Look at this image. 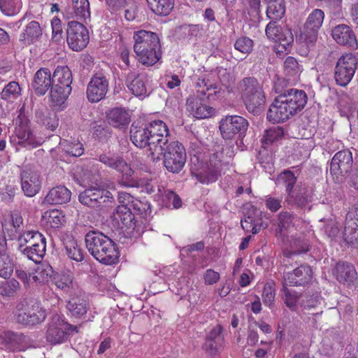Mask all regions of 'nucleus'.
I'll return each mask as SVG.
<instances>
[{
	"mask_svg": "<svg viewBox=\"0 0 358 358\" xmlns=\"http://www.w3.org/2000/svg\"><path fill=\"white\" fill-rule=\"evenodd\" d=\"M62 146L65 152L73 157H80L83 154L84 148L80 142L69 143L64 141Z\"/></svg>",
	"mask_w": 358,
	"mask_h": 358,
	"instance_id": "5fc2aeb1",
	"label": "nucleus"
},
{
	"mask_svg": "<svg viewBox=\"0 0 358 358\" xmlns=\"http://www.w3.org/2000/svg\"><path fill=\"white\" fill-rule=\"evenodd\" d=\"M296 178L290 171H285L281 173L278 178L277 182L279 185H282L286 188V192L288 196H294V186L296 183Z\"/></svg>",
	"mask_w": 358,
	"mask_h": 358,
	"instance_id": "c03bdc74",
	"label": "nucleus"
},
{
	"mask_svg": "<svg viewBox=\"0 0 358 358\" xmlns=\"http://www.w3.org/2000/svg\"><path fill=\"white\" fill-rule=\"evenodd\" d=\"M352 162V153L349 150L339 151L334 156L331 162L329 171L336 182H341V177L351 170Z\"/></svg>",
	"mask_w": 358,
	"mask_h": 358,
	"instance_id": "f3484780",
	"label": "nucleus"
},
{
	"mask_svg": "<svg viewBox=\"0 0 358 358\" xmlns=\"http://www.w3.org/2000/svg\"><path fill=\"white\" fill-rule=\"evenodd\" d=\"M308 101L306 93L302 90L289 89L279 94L270 106L267 119L273 123L286 121L302 110Z\"/></svg>",
	"mask_w": 358,
	"mask_h": 358,
	"instance_id": "f03ea898",
	"label": "nucleus"
},
{
	"mask_svg": "<svg viewBox=\"0 0 358 358\" xmlns=\"http://www.w3.org/2000/svg\"><path fill=\"white\" fill-rule=\"evenodd\" d=\"M81 203L90 208H99L104 206L107 202H113L112 194L104 189L89 188L81 192L79 195Z\"/></svg>",
	"mask_w": 358,
	"mask_h": 358,
	"instance_id": "dca6fc26",
	"label": "nucleus"
},
{
	"mask_svg": "<svg viewBox=\"0 0 358 358\" xmlns=\"http://www.w3.org/2000/svg\"><path fill=\"white\" fill-rule=\"evenodd\" d=\"M66 252L68 257L77 262L84 259L83 252L74 239L68 241L65 243Z\"/></svg>",
	"mask_w": 358,
	"mask_h": 358,
	"instance_id": "de8ad7c7",
	"label": "nucleus"
},
{
	"mask_svg": "<svg viewBox=\"0 0 358 358\" xmlns=\"http://www.w3.org/2000/svg\"><path fill=\"white\" fill-rule=\"evenodd\" d=\"M108 120L110 125L114 127L123 129L130 122V115L124 109L115 108L110 110L108 114Z\"/></svg>",
	"mask_w": 358,
	"mask_h": 358,
	"instance_id": "2f4dec72",
	"label": "nucleus"
},
{
	"mask_svg": "<svg viewBox=\"0 0 358 358\" xmlns=\"http://www.w3.org/2000/svg\"><path fill=\"white\" fill-rule=\"evenodd\" d=\"M221 346V343L210 339H206L203 344V349L210 354H215Z\"/></svg>",
	"mask_w": 358,
	"mask_h": 358,
	"instance_id": "774afa93",
	"label": "nucleus"
},
{
	"mask_svg": "<svg viewBox=\"0 0 358 358\" xmlns=\"http://www.w3.org/2000/svg\"><path fill=\"white\" fill-rule=\"evenodd\" d=\"M283 136L284 130L282 127L274 126L265 131V134L262 138V143L265 144H271L281 139Z\"/></svg>",
	"mask_w": 358,
	"mask_h": 358,
	"instance_id": "8fccbe9b",
	"label": "nucleus"
},
{
	"mask_svg": "<svg viewBox=\"0 0 358 358\" xmlns=\"http://www.w3.org/2000/svg\"><path fill=\"white\" fill-rule=\"evenodd\" d=\"M53 282L57 289L66 293L69 292L73 287V278L69 274H57L54 277Z\"/></svg>",
	"mask_w": 358,
	"mask_h": 358,
	"instance_id": "09e8293b",
	"label": "nucleus"
},
{
	"mask_svg": "<svg viewBox=\"0 0 358 358\" xmlns=\"http://www.w3.org/2000/svg\"><path fill=\"white\" fill-rule=\"evenodd\" d=\"M114 218L120 224H122L121 227H124L129 229L134 228L135 226L134 216L127 204H121L117 207L114 213Z\"/></svg>",
	"mask_w": 358,
	"mask_h": 358,
	"instance_id": "e433bc0d",
	"label": "nucleus"
},
{
	"mask_svg": "<svg viewBox=\"0 0 358 358\" xmlns=\"http://www.w3.org/2000/svg\"><path fill=\"white\" fill-rule=\"evenodd\" d=\"M324 231L328 236L335 237L339 231L338 223L332 220L328 221L324 226Z\"/></svg>",
	"mask_w": 358,
	"mask_h": 358,
	"instance_id": "338daca9",
	"label": "nucleus"
},
{
	"mask_svg": "<svg viewBox=\"0 0 358 358\" xmlns=\"http://www.w3.org/2000/svg\"><path fill=\"white\" fill-rule=\"evenodd\" d=\"M67 43L73 51H80L89 43L90 36L84 24H67Z\"/></svg>",
	"mask_w": 358,
	"mask_h": 358,
	"instance_id": "2eb2a0df",
	"label": "nucleus"
},
{
	"mask_svg": "<svg viewBox=\"0 0 358 358\" xmlns=\"http://www.w3.org/2000/svg\"><path fill=\"white\" fill-rule=\"evenodd\" d=\"M282 199L267 196L265 199L266 208L271 212H276L281 208Z\"/></svg>",
	"mask_w": 358,
	"mask_h": 358,
	"instance_id": "0e129e2a",
	"label": "nucleus"
},
{
	"mask_svg": "<svg viewBox=\"0 0 358 358\" xmlns=\"http://www.w3.org/2000/svg\"><path fill=\"white\" fill-rule=\"evenodd\" d=\"M248 121L239 115L226 116L220 122V130L223 138L233 139L236 135L241 136L247 129Z\"/></svg>",
	"mask_w": 358,
	"mask_h": 358,
	"instance_id": "4468645a",
	"label": "nucleus"
},
{
	"mask_svg": "<svg viewBox=\"0 0 358 358\" xmlns=\"http://www.w3.org/2000/svg\"><path fill=\"white\" fill-rule=\"evenodd\" d=\"M290 250L284 252L282 263L285 266L289 264V259L294 255L306 253L310 250V243L306 236L302 233H295L290 235V238H286L285 242Z\"/></svg>",
	"mask_w": 358,
	"mask_h": 358,
	"instance_id": "a211bd4d",
	"label": "nucleus"
},
{
	"mask_svg": "<svg viewBox=\"0 0 358 358\" xmlns=\"http://www.w3.org/2000/svg\"><path fill=\"white\" fill-rule=\"evenodd\" d=\"M206 100H204V102L199 108H195L196 106V103L194 102V99L191 100L189 106H190V113L198 119H205L213 116L215 114V109L213 107L209 106L206 103Z\"/></svg>",
	"mask_w": 358,
	"mask_h": 358,
	"instance_id": "a18cd8bd",
	"label": "nucleus"
},
{
	"mask_svg": "<svg viewBox=\"0 0 358 358\" xmlns=\"http://www.w3.org/2000/svg\"><path fill=\"white\" fill-rule=\"evenodd\" d=\"M294 191V196H287L289 202H293L299 206H303L308 202L309 198L307 194V191L305 188H301L299 190L296 189Z\"/></svg>",
	"mask_w": 358,
	"mask_h": 358,
	"instance_id": "6e6d98bb",
	"label": "nucleus"
},
{
	"mask_svg": "<svg viewBox=\"0 0 358 358\" xmlns=\"http://www.w3.org/2000/svg\"><path fill=\"white\" fill-rule=\"evenodd\" d=\"M332 37L337 43L355 48L357 45L355 35L350 27L340 24L332 30Z\"/></svg>",
	"mask_w": 358,
	"mask_h": 358,
	"instance_id": "bb28decb",
	"label": "nucleus"
},
{
	"mask_svg": "<svg viewBox=\"0 0 358 358\" xmlns=\"http://www.w3.org/2000/svg\"><path fill=\"white\" fill-rule=\"evenodd\" d=\"M14 262L8 255L0 257V277L8 278L13 272Z\"/></svg>",
	"mask_w": 358,
	"mask_h": 358,
	"instance_id": "603ef678",
	"label": "nucleus"
},
{
	"mask_svg": "<svg viewBox=\"0 0 358 358\" xmlns=\"http://www.w3.org/2000/svg\"><path fill=\"white\" fill-rule=\"evenodd\" d=\"M43 218L46 224L53 229L61 227L66 222L65 215L57 209L47 210L43 215Z\"/></svg>",
	"mask_w": 358,
	"mask_h": 358,
	"instance_id": "ea45409f",
	"label": "nucleus"
},
{
	"mask_svg": "<svg viewBox=\"0 0 358 358\" xmlns=\"http://www.w3.org/2000/svg\"><path fill=\"white\" fill-rule=\"evenodd\" d=\"M267 3L266 15L271 20L270 22H276L285 15V0H264Z\"/></svg>",
	"mask_w": 358,
	"mask_h": 358,
	"instance_id": "c9c22d12",
	"label": "nucleus"
},
{
	"mask_svg": "<svg viewBox=\"0 0 358 358\" xmlns=\"http://www.w3.org/2000/svg\"><path fill=\"white\" fill-rule=\"evenodd\" d=\"M15 275L24 284L26 288H30L32 287L31 280V273H27L25 271L21 268H16Z\"/></svg>",
	"mask_w": 358,
	"mask_h": 358,
	"instance_id": "69168bd1",
	"label": "nucleus"
},
{
	"mask_svg": "<svg viewBox=\"0 0 358 358\" xmlns=\"http://www.w3.org/2000/svg\"><path fill=\"white\" fill-rule=\"evenodd\" d=\"M258 223L252 215L245 216L244 220H241V227L247 232H252L255 234L258 233L259 228L257 227Z\"/></svg>",
	"mask_w": 358,
	"mask_h": 358,
	"instance_id": "052dcab7",
	"label": "nucleus"
},
{
	"mask_svg": "<svg viewBox=\"0 0 358 358\" xmlns=\"http://www.w3.org/2000/svg\"><path fill=\"white\" fill-rule=\"evenodd\" d=\"M222 163L217 159V155L214 154L210 158L207 169L196 175L198 180L203 184L215 182L221 174Z\"/></svg>",
	"mask_w": 358,
	"mask_h": 358,
	"instance_id": "a878e982",
	"label": "nucleus"
},
{
	"mask_svg": "<svg viewBox=\"0 0 358 358\" xmlns=\"http://www.w3.org/2000/svg\"><path fill=\"white\" fill-rule=\"evenodd\" d=\"M343 239L347 244L358 247V205L352 206L346 215Z\"/></svg>",
	"mask_w": 358,
	"mask_h": 358,
	"instance_id": "6ab92c4d",
	"label": "nucleus"
},
{
	"mask_svg": "<svg viewBox=\"0 0 358 358\" xmlns=\"http://www.w3.org/2000/svg\"><path fill=\"white\" fill-rule=\"evenodd\" d=\"M20 287L19 282L13 278L0 287V294L4 296H13L20 289Z\"/></svg>",
	"mask_w": 358,
	"mask_h": 358,
	"instance_id": "4d7b16f0",
	"label": "nucleus"
},
{
	"mask_svg": "<svg viewBox=\"0 0 358 358\" xmlns=\"http://www.w3.org/2000/svg\"><path fill=\"white\" fill-rule=\"evenodd\" d=\"M169 129L162 120H157L148 124H131L130 140L137 148L145 149L148 156L153 162L159 161L162 145L168 143Z\"/></svg>",
	"mask_w": 358,
	"mask_h": 358,
	"instance_id": "f257e3e1",
	"label": "nucleus"
},
{
	"mask_svg": "<svg viewBox=\"0 0 358 358\" xmlns=\"http://www.w3.org/2000/svg\"><path fill=\"white\" fill-rule=\"evenodd\" d=\"M238 89L247 110L258 113L265 103L264 92L254 78H245L238 84Z\"/></svg>",
	"mask_w": 358,
	"mask_h": 358,
	"instance_id": "39448f33",
	"label": "nucleus"
},
{
	"mask_svg": "<svg viewBox=\"0 0 358 358\" xmlns=\"http://www.w3.org/2000/svg\"><path fill=\"white\" fill-rule=\"evenodd\" d=\"M108 90V82L102 74L94 75L87 87V97L92 103L102 100Z\"/></svg>",
	"mask_w": 358,
	"mask_h": 358,
	"instance_id": "412c9836",
	"label": "nucleus"
},
{
	"mask_svg": "<svg viewBox=\"0 0 358 358\" xmlns=\"http://www.w3.org/2000/svg\"><path fill=\"white\" fill-rule=\"evenodd\" d=\"M275 296V283L272 281L267 282L264 286L262 294L264 304L269 308L273 306L274 304Z\"/></svg>",
	"mask_w": 358,
	"mask_h": 358,
	"instance_id": "3c124183",
	"label": "nucleus"
},
{
	"mask_svg": "<svg viewBox=\"0 0 358 358\" xmlns=\"http://www.w3.org/2000/svg\"><path fill=\"white\" fill-rule=\"evenodd\" d=\"M320 28L319 24H303L296 35V41L306 45L314 44Z\"/></svg>",
	"mask_w": 358,
	"mask_h": 358,
	"instance_id": "c756f323",
	"label": "nucleus"
},
{
	"mask_svg": "<svg viewBox=\"0 0 358 358\" xmlns=\"http://www.w3.org/2000/svg\"><path fill=\"white\" fill-rule=\"evenodd\" d=\"M46 241L38 243V245L31 248L21 249V252L25 255L29 259L38 263L41 261L45 254Z\"/></svg>",
	"mask_w": 358,
	"mask_h": 358,
	"instance_id": "37998d69",
	"label": "nucleus"
},
{
	"mask_svg": "<svg viewBox=\"0 0 358 358\" xmlns=\"http://www.w3.org/2000/svg\"><path fill=\"white\" fill-rule=\"evenodd\" d=\"M45 310L36 301H25L17 306L15 314L16 322L27 326L42 323L46 318Z\"/></svg>",
	"mask_w": 358,
	"mask_h": 358,
	"instance_id": "1a4fd4ad",
	"label": "nucleus"
},
{
	"mask_svg": "<svg viewBox=\"0 0 358 358\" xmlns=\"http://www.w3.org/2000/svg\"><path fill=\"white\" fill-rule=\"evenodd\" d=\"M312 270L310 266L301 265L292 271L283 273L284 283L290 286H301L310 281Z\"/></svg>",
	"mask_w": 358,
	"mask_h": 358,
	"instance_id": "b1692460",
	"label": "nucleus"
},
{
	"mask_svg": "<svg viewBox=\"0 0 358 358\" xmlns=\"http://www.w3.org/2000/svg\"><path fill=\"white\" fill-rule=\"evenodd\" d=\"M301 223L298 218L294 217L288 212H281L278 215V223L276 229L278 237L282 242H285L289 234H292L294 230H298V227Z\"/></svg>",
	"mask_w": 358,
	"mask_h": 358,
	"instance_id": "4be33fe9",
	"label": "nucleus"
},
{
	"mask_svg": "<svg viewBox=\"0 0 358 358\" xmlns=\"http://www.w3.org/2000/svg\"><path fill=\"white\" fill-rule=\"evenodd\" d=\"M333 275L340 283L348 287L355 285L358 280L355 266L347 262H338L333 270Z\"/></svg>",
	"mask_w": 358,
	"mask_h": 358,
	"instance_id": "5701e85b",
	"label": "nucleus"
},
{
	"mask_svg": "<svg viewBox=\"0 0 358 358\" xmlns=\"http://www.w3.org/2000/svg\"><path fill=\"white\" fill-rule=\"evenodd\" d=\"M52 273V267L49 265L38 266L34 272L31 273L32 287L47 282Z\"/></svg>",
	"mask_w": 358,
	"mask_h": 358,
	"instance_id": "58836bf2",
	"label": "nucleus"
},
{
	"mask_svg": "<svg viewBox=\"0 0 358 358\" xmlns=\"http://www.w3.org/2000/svg\"><path fill=\"white\" fill-rule=\"evenodd\" d=\"M21 188L24 195L32 197L41 189L42 177L40 173L31 169H24L20 173Z\"/></svg>",
	"mask_w": 358,
	"mask_h": 358,
	"instance_id": "aec40b11",
	"label": "nucleus"
},
{
	"mask_svg": "<svg viewBox=\"0 0 358 358\" xmlns=\"http://www.w3.org/2000/svg\"><path fill=\"white\" fill-rule=\"evenodd\" d=\"M72 3L77 20L86 21L90 19V3L87 0H72Z\"/></svg>",
	"mask_w": 358,
	"mask_h": 358,
	"instance_id": "49530a36",
	"label": "nucleus"
},
{
	"mask_svg": "<svg viewBox=\"0 0 358 358\" xmlns=\"http://www.w3.org/2000/svg\"><path fill=\"white\" fill-rule=\"evenodd\" d=\"M285 306L292 311H296L301 306L302 294L296 290L289 289L285 284L280 290Z\"/></svg>",
	"mask_w": 358,
	"mask_h": 358,
	"instance_id": "f704fd0d",
	"label": "nucleus"
},
{
	"mask_svg": "<svg viewBox=\"0 0 358 358\" xmlns=\"http://www.w3.org/2000/svg\"><path fill=\"white\" fill-rule=\"evenodd\" d=\"M22 94V88L19 83L11 81L6 85L0 93V97L7 103H13Z\"/></svg>",
	"mask_w": 358,
	"mask_h": 358,
	"instance_id": "4c0bfd02",
	"label": "nucleus"
},
{
	"mask_svg": "<svg viewBox=\"0 0 358 358\" xmlns=\"http://www.w3.org/2000/svg\"><path fill=\"white\" fill-rule=\"evenodd\" d=\"M358 59L355 55L347 53L338 60L335 68V80L338 85L346 86L352 79L357 68Z\"/></svg>",
	"mask_w": 358,
	"mask_h": 358,
	"instance_id": "f8f14e48",
	"label": "nucleus"
},
{
	"mask_svg": "<svg viewBox=\"0 0 358 358\" xmlns=\"http://www.w3.org/2000/svg\"><path fill=\"white\" fill-rule=\"evenodd\" d=\"M301 307L303 315L320 316L323 313L322 307V298L319 295L309 296L302 299Z\"/></svg>",
	"mask_w": 358,
	"mask_h": 358,
	"instance_id": "473e14b6",
	"label": "nucleus"
},
{
	"mask_svg": "<svg viewBox=\"0 0 358 358\" xmlns=\"http://www.w3.org/2000/svg\"><path fill=\"white\" fill-rule=\"evenodd\" d=\"M134 51L143 65L152 66L162 58V45L158 35L152 31L140 30L134 35Z\"/></svg>",
	"mask_w": 358,
	"mask_h": 358,
	"instance_id": "7ed1b4c3",
	"label": "nucleus"
},
{
	"mask_svg": "<svg viewBox=\"0 0 358 358\" xmlns=\"http://www.w3.org/2000/svg\"><path fill=\"white\" fill-rule=\"evenodd\" d=\"M162 152L159 161L164 157L166 169L172 173H178L186 162V152L183 145L178 141H171L162 145Z\"/></svg>",
	"mask_w": 358,
	"mask_h": 358,
	"instance_id": "6e6552de",
	"label": "nucleus"
},
{
	"mask_svg": "<svg viewBox=\"0 0 358 358\" xmlns=\"http://www.w3.org/2000/svg\"><path fill=\"white\" fill-rule=\"evenodd\" d=\"M234 48L244 54H249L253 48V41L248 37H241L236 40Z\"/></svg>",
	"mask_w": 358,
	"mask_h": 358,
	"instance_id": "13d9d810",
	"label": "nucleus"
},
{
	"mask_svg": "<svg viewBox=\"0 0 358 358\" xmlns=\"http://www.w3.org/2000/svg\"><path fill=\"white\" fill-rule=\"evenodd\" d=\"M11 143L27 150L35 148L42 143V139L36 138L31 132L30 125L27 120H21L17 124Z\"/></svg>",
	"mask_w": 358,
	"mask_h": 358,
	"instance_id": "ddd939ff",
	"label": "nucleus"
},
{
	"mask_svg": "<svg viewBox=\"0 0 358 358\" xmlns=\"http://www.w3.org/2000/svg\"><path fill=\"white\" fill-rule=\"evenodd\" d=\"M266 34L269 39L278 43L275 49L279 56L283 55L294 41L291 30L285 24H267Z\"/></svg>",
	"mask_w": 358,
	"mask_h": 358,
	"instance_id": "9b49d317",
	"label": "nucleus"
},
{
	"mask_svg": "<svg viewBox=\"0 0 358 358\" xmlns=\"http://www.w3.org/2000/svg\"><path fill=\"white\" fill-rule=\"evenodd\" d=\"M148 5L156 15L166 16L173 8L174 0H150Z\"/></svg>",
	"mask_w": 358,
	"mask_h": 358,
	"instance_id": "79ce46f5",
	"label": "nucleus"
},
{
	"mask_svg": "<svg viewBox=\"0 0 358 358\" xmlns=\"http://www.w3.org/2000/svg\"><path fill=\"white\" fill-rule=\"evenodd\" d=\"M99 161L106 166L116 170L122 174L119 180V184L121 186L138 187V181L133 178L134 171L122 157L103 153L99 156Z\"/></svg>",
	"mask_w": 358,
	"mask_h": 358,
	"instance_id": "9d476101",
	"label": "nucleus"
},
{
	"mask_svg": "<svg viewBox=\"0 0 358 358\" xmlns=\"http://www.w3.org/2000/svg\"><path fill=\"white\" fill-rule=\"evenodd\" d=\"M54 74L48 68H41L34 74L31 83L32 87L37 95H44L53 85Z\"/></svg>",
	"mask_w": 358,
	"mask_h": 358,
	"instance_id": "393cba45",
	"label": "nucleus"
},
{
	"mask_svg": "<svg viewBox=\"0 0 358 358\" xmlns=\"http://www.w3.org/2000/svg\"><path fill=\"white\" fill-rule=\"evenodd\" d=\"M0 9L8 16L13 15L18 11L15 0H0Z\"/></svg>",
	"mask_w": 358,
	"mask_h": 358,
	"instance_id": "bf43d9fd",
	"label": "nucleus"
},
{
	"mask_svg": "<svg viewBox=\"0 0 358 358\" xmlns=\"http://www.w3.org/2000/svg\"><path fill=\"white\" fill-rule=\"evenodd\" d=\"M66 308L71 315L76 318H81L90 308L87 299L81 296L72 297L66 304Z\"/></svg>",
	"mask_w": 358,
	"mask_h": 358,
	"instance_id": "7c9ffc66",
	"label": "nucleus"
},
{
	"mask_svg": "<svg viewBox=\"0 0 358 358\" xmlns=\"http://www.w3.org/2000/svg\"><path fill=\"white\" fill-rule=\"evenodd\" d=\"M145 76L136 74L134 72L128 73L126 83L130 92L138 97H145L147 95Z\"/></svg>",
	"mask_w": 358,
	"mask_h": 358,
	"instance_id": "c85d7f7f",
	"label": "nucleus"
},
{
	"mask_svg": "<svg viewBox=\"0 0 358 358\" xmlns=\"http://www.w3.org/2000/svg\"><path fill=\"white\" fill-rule=\"evenodd\" d=\"M194 99V102L196 103L195 108H199L206 99V91L204 90H197L196 92L191 95L187 100V109L190 112V101Z\"/></svg>",
	"mask_w": 358,
	"mask_h": 358,
	"instance_id": "680f3d73",
	"label": "nucleus"
},
{
	"mask_svg": "<svg viewBox=\"0 0 358 358\" xmlns=\"http://www.w3.org/2000/svg\"><path fill=\"white\" fill-rule=\"evenodd\" d=\"M198 90L206 91V99L214 101L222 96V92L217 85L209 83V80L204 78H199L196 82Z\"/></svg>",
	"mask_w": 358,
	"mask_h": 358,
	"instance_id": "a19ab883",
	"label": "nucleus"
},
{
	"mask_svg": "<svg viewBox=\"0 0 358 358\" xmlns=\"http://www.w3.org/2000/svg\"><path fill=\"white\" fill-rule=\"evenodd\" d=\"M78 332L77 326L69 324L64 315L52 316L46 331V341L51 345L65 343L73 332Z\"/></svg>",
	"mask_w": 358,
	"mask_h": 358,
	"instance_id": "0eeeda50",
	"label": "nucleus"
},
{
	"mask_svg": "<svg viewBox=\"0 0 358 358\" xmlns=\"http://www.w3.org/2000/svg\"><path fill=\"white\" fill-rule=\"evenodd\" d=\"M72 73L68 66L57 67L54 71L53 85L50 90L52 102L61 104L69 97L72 90Z\"/></svg>",
	"mask_w": 358,
	"mask_h": 358,
	"instance_id": "423d86ee",
	"label": "nucleus"
},
{
	"mask_svg": "<svg viewBox=\"0 0 358 358\" xmlns=\"http://www.w3.org/2000/svg\"><path fill=\"white\" fill-rule=\"evenodd\" d=\"M71 192L63 185L52 188L43 199V203L48 205H59L69 202L71 200Z\"/></svg>",
	"mask_w": 358,
	"mask_h": 358,
	"instance_id": "cd10ccee",
	"label": "nucleus"
},
{
	"mask_svg": "<svg viewBox=\"0 0 358 358\" xmlns=\"http://www.w3.org/2000/svg\"><path fill=\"white\" fill-rule=\"evenodd\" d=\"M85 241L89 252L99 262L112 265L118 262V248L108 236L93 230L86 234Z\"/></svg>",
	"mask_w": 358,
	"mask_h": 358,
	"instance_id": "20e7f679",
	"label": "nucleus"
},
{
	"mask_svg": "<svg viewBox=\"0 0 358 358\" xmlns=\"http://www.w3.org/2000/svg\"><path fill=\"white\" fill-rule=\"evenodd\" d=\"M284 70L289 76H296L302 72L303 69L294 57H288L284 62Z\"/></svg>",
	"mask_w": 358,
	"mask_h": 358,
	"instance_id": "864d4df0",
	"label": "nucleus"
},
{
	"mask_svg": "<svg viewBox=\"0 0 358 358\" xmlns=\"http://www.w3.org/2000/svg\"><path fill=\"white\" fill-rule=\"evenodd\" d=\"M19 249L31 248L45 241L44 236L37 231H27L20 234L17 238Z\"/></svg>",
	"mask_w": 358,
	"mask_h": 358,
	"instance_id": "72a5a7b5",
	"label": "nucleus"
},
{
	"mask_svg": "<svg viewBox=\"0 0 358 358\" xmlns=\"http://www.w3.org/2000/svg\"><path fill=\"white\" fill-rule=\"evenodd\" d=\"M220 273L211 268L207 269L203 273L204 283L208 285H214L219 281Z\"/></svg>",
	"mask_w": 358,
	"mask_h": 358,
	"instance_id": "e2e57ef3",
	"label": "nucleus"
}]
</instances>
